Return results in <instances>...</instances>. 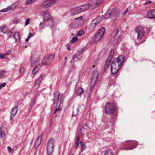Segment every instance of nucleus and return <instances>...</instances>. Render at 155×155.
Here are the masks:
<instances>
[{"label":"nucleus","mask_w":155,"mask_h":155,"mask_svg":"<svg viewBox=\"0 0 155 155\" xmlns=\"http://www.w3.org/2000/svg\"><path fill=\"white\" fill-rule=\"evenodd\" d=\"M87 125L86 124H84V125L83 126V128L86 129V127H87Z\"/></svg>","instance_id":"obj_56"},{"label":"nucleus","mask_w":155,"mask_h":155,"mask_svg":"<svg viewBox=\"0 0 155 155\" xmlns=\"http://www.w3.org/2000/svg\"><path fill=\"white\" fill-rule=\"evenodd\" d=\"M78 39V38L76 37H73L71 40L72 42L74 43Z\"/></svg>","instance_id":"obj_39"},{"label":"nucleus","mask_w":155,"mask_h":155,"mask_svg":"<svg viewBox=\"0 0 155 155\" xmlns=\"http://www.w3.org/2000/svg\"><path fill=\"white\" fill-rule=\"evenodd\" d=\"M6 85V84L5 83H3L1 85V86L2 87H4Z\"/></svg>","instance_id":"obj_52"},{"label":"nucleus","mask_w":155,"mask_h":155,"mask_svg":"<svg viewBox=\"0 0 155 155\" xmlns=\"http://www.w3.org/2000/svg\"><path fill=\"white\" fill-rule=\"evenodd\" d=\"M90 8L89 4H84L73 8L71 11V15H74L84 12Z\"/></svg>","instance_id":"obj_1"},{"label":"nucleus","mask_w":155,"mask_h":155,"mask_svg":"<svg viewBox=\"0 0 155 155\" xmlns=\"http://www.w3.org/2000/svg\"><path fill=\"white\" fill-rule=\"evenodd\" d=\"M43 16L45 24L47 25L48 27H52L53 25V21L50 14L48 12H44Z\"/></svg>","instance_id":"obj_3"},{"label":"nucleus","mask_w":155,"mask_h":155,"mask_svg":"<svg viewBox=\"0 0 155 155\" xmlns=\"http://www.w3.org/2000/svg\"><path fill=\"white\" fill-rule=\"evenodd\" d=\"M133 142L132 141V140H128L126 141L124 144L123 146L124 149L126 150H130L129 149V146L130 144H133Z\"/></svg>","instance_id":"obj_16"},{"label":"nucleus","mask_w":155,"mask_h":155,"mask_svg":"<svg viewBox=\"0 0 155 155\" xmlns=\"http://www.w3.org/2000/svg\"><path fill=\"white\" fill-rule=\"evenodd\" d=\"M6 27L5 25H4L0 27L1 32H3L4 30L6 29Z\"/></svg>","instance_id":"obj_34"},{"label":"nucleus","mask_w":155,"mask_h":155,"mask_svg":"<svg viewBox=\"0 0 155 155\" xmlns=\"http://www.w3.org/2000/svg\"><path fill=\"white\" fill-rule=\"evenodd\" d=\"M82 18V16H80V17L78 18H74V20L75 21H76L77 19H79V20L81 19Z\"/></svg>","instance_id":"obj_49"},{"label":"nucleus","mask_w":155,"mask_h":155,"mask_svg":"<svg viewBox=\"0 0 155 155\" xmlns=\"http://www.w3.org/2000/svg\"><path fill=\"white\" fill-rule=\"evenodd\" d=\"M7 148L8 149V151L9 152H11V151H12V148L11 147H10L9 146H8L7 147Z\"/></svg>","instance_id":"obj_50"},{"label":"nucleus","mask_w":155,"mask_h":155,"mask_svg":"<svg viewBox=\"0 0 155 155\" xmlns=\"http://www.w3.org/2000/svg\"><path fill=\"white\" fill-rule=\"evenodd\" d=\"M35 104V102H34V99H33L31 102V104L28 107V111L30 112L32 108Z\"/></svg>","instance_id":"obj_25"},{"label":"nucleus","mask_w":155,"mask_h":155,"mask_svg":"<svg viewBox=\"0 0 155 155\" xmlns=\"http://www.w3.org/2000/svg\"><path fill=\"white\" fill-rule=\"evenodd\" d=\"M67 59V57H65V60H66Z\"/></svg>","instance_id":"obj_62"},{"label":"nucleus","mask_w":155,"mask_h":155,"mask_svg":"<svg viewBox=\"0 0 155 155\" xmlns=\"http://www.w3.org/2000/svg\"><path fill=\"white\" fill-rule=\"evenodd\" d=\"M79 140H80L79 136V135H78V136L77 137V140H76V141H78V142H79Z\"/></svg>","instance_id":"obj_55"},{"label":"nucleus","mask_w":155,"mask_h":155,"mask_svg":"<svg viewBox=\"0 0 155 155\" xmlns=\"http://www.w3.org/2000/svg\"><path fill=\"white\" fill-rule=\"evenodd\" d=\"M84 91V89L82 88L78 87L75 90V93L77 94V96L80 95L83 93Z\"/></svg>","instance_id":"obj_18"},{"label":"nucleus","mask_w":155,"mask_h":155,"mask_svg":"<svg viewBox=\"0 0 155 155\" xmlns=\"http://www.w3.org/2000/svg\"><path fill=\"white\" fill-rule=\"evenodd\" d=\"M42 134H40L39 136L38 137L35 143V148H37L39 147V145L41 143L42 139Z\"/></svg>","instance_id":"obj_15"},{"label":"nucleus","mask_w":155,"mask_h":155,"mask_svg":"<svg viewBox=\"0 0 155 155\" xmlns=\"http://www.w3.org/2000/svg\"><path fill=\"white\" fill-rule=\"evenodd\" d=\"M111 61V60H108V59H107L105 63V66L104 67V69L106 70L109 67Z\"/></svg>","instance_id":"obj_28"},{"label":"nucleus","mask_w":155,"mask_h":155,"mask_svg":"<svg viewBox=\"0 0 155 155\" xmlns=\"http://www.w3.org/2000/svg\"><path fill=\"white\" fill-rule=\"evenodd\" d=\"M103 2V0H91L90 4H88L90 5V7L92 8L96 7L101 3Z\"/></svg>","instance_id":"obj_11"},{"label":"nucleus","mask_w":155,"mask_h":155,"mask_svg":"<svg viewBox=\"0 0 155 155\" xmlns=\"http://www.w3.org/2000/svg\"><path fill=\"white\" fill-rule=\"evenodd\" d=\"M45 76V75L44 74H41L40 76L38 77L36 80H35V83L34 84V87H38L40 85V84L41 82L44 78Z\"/></svg>","instance_id":"obj_9"},{"label":"nucleus","mask_w":155,"mask_h":155,"mask_svg":"<svg viewBox=\"0 0 155 155\" xmlns=\"http://www.w3.org/2000/svg\"><path fill=\"white\" fill-rule=\"evenodd\" d=\"M105 29L104 27L101 28L96 33L94 39V41L95 42H97L105 34Z\"/></svg>","instance_id":"obj_6"},{"label":"nucleus","mask_w":155,"mask_h":155,"mask_svg":"<svg viewBox=\"0 0 155 155\" xmlns=\"http://www.w3.org/2000/svg\"><path fill=\"white\" fill-rule=\"evenodd\" d=\"M31 63L35 64L37 63V59L36 58L32 56L31 57Z\"/></svg>","instance_id":"obj_30"},{"label":"nucleus","mask_w":155,"mask_h":155,"mask_svg":"<svg viewBox=\"0 0 155 155\" xmlns=\"http://www.w3.org/2000/svg\"><path fill=\"white\" fill-rule=\"evenodd\" d=\"M13 23H16V21H13Z\"/></svg>","instance_id":"obj_64"},{"label":"nucleus","mask_w":155,"mask_h":155,"mask_svg":"<svg viewBox=\"0 0 155 155\" xmlns=\"http://www.w3.org/2000/svg\"><path fill=\"white\" fill-rule=\"evenodd\" d=\"M54 147H47V153L49 155L51 154L54 150Z\"/></svg>","instance_id":"obj_21"},{"label":"nucleus","mask_w":155,"mask_h":155,"mask_svg":"<svg viewBox=\"0 0 155 155\" xmlns=\"http://www.w3.org/2000/svg\"><path fill=\"white\" fill-rule=\"evenodd\" d=\"M12 7L10 6L8 7L7 8L5 9H3L1 10V12H6L9 10L12 9Z\"/></svg>","instance_id":"obj_32"},{"label":"nucleus","mask_w":155,"mask_h":155,"mask_svg":"<svg viewBox=\"0 0 155 155\" xmlns=\"http://www.w3.org/2000/svg\"><path fill=\"white\" fill-rule=\"evenodd\" d=\"M24 71V69L22 68H21L20 70L19 73H22Z\"/></svg>","instance_id":"obj_53"},{"label":"nucleus","mask_w":155,"mask_h":155,"mask_svg":"<svg viewBox=\"0 0 155 155\" xmlns=\"http://www.w3.org/2000/svg\"><path fill=\"white\" fill-rule=\"evenodd\" d=\"M79 143H81V146L82 145V144H83V142L82 141H80V142H79Z\"/></svg>","instance_id":"obj_60"},{"label":"nucleus","mask_w":155,"mask_h":155,"mask_svg":"<svg viewBox=\"0 0 155 155\" xmlns=\"http://www.w3.org/2000/svg\"><path fill=\"white\" fill-rule=\"evenodd\" d=\"M61 101H57V103H59L60 104H61Z\"/></svg>","instance_id":"obj_59"},{"label":"nucleus","mask_w":155,"mask_h":155,"mask_svg":"<svg viewBox=\"0 0 155 155\" xmlns=\"http://www.w3.org/2000/svg\"><path fill=\"white\" fill-rule=\"evenodd\" d=\"M79 144V142L75 141V144L74 146V147L75 148V149L76 150L77 149L78 147Z\"/></svg>","instance_id":"obj_37"},{"label":"nucleus","mask_w":155,"mask_h":155,"mask_svg":"<svg viewBox=\"0 0 155 155\" xmlns=\"http://www.w3.org/2000/svg\"><path fill=\"white\" fill-rule=\"evenodd\" d=\"M59 108L56 107L55 109L54 112V114H57V112L59 111Z\"/></svg>","instance_id":"obj_46"},{"label":"nucleus","mask_w":155,"mask_h":155,"mask_svg":"<svg viewBox=\"0 0 155 155\" xmlns=\"http://www.w3.org/2000/svg\"><path fill=\"white\" fill-rule=\"evenodd\" d=\"M12 33L10 31H9L8 32L7 35L8 36V38H10L11 37L12 35Z\"/></svg>","instance_id":"obj_40"},{"label":"nucleus","mask_w":155,"mask_h":155,"mask_svg":"<svg viewBox=\"0 0 155 155\" xmlns=\"http://www.w3.org/2000/svg\"><path fill=\"white\" fill-rule=\"evenodd\" d=\"M14 38L15 39V41L17 42H19L20 39L19 34L18 32H16L14 35Z\"/></svg>","instance_id":"obj_24"},{"label":"nucleus","mask_w":155,"mask_h":155,"mask_svg":"<svg viewBox=\"0 0 155 155\" xmlns=\"http://www.w3.org/2000/svg\"><path fill=\"white\" fill-rule=\"evenodd\" d=\"M29 38L28 37H27L25 39V41L26 42H27L28 41Z\"/></svg>","instance_id":"obj_57"},{"label":"nucleus","mask_w":155,"mask_h":155,"mask_svg":"<svg viewBox=\"0 0 155 155\" xmlns=\"http://www.w3.org/2000/svg\"><path fill=\"white\" fill-rule=\"evenodd\" d=\"M115 107L114 104L107 103L105 105L104 112L108 114H113L115 111Z\"/></svg>","instance_id":"obj_4"},{"label":"nucleus","mask_w":155,"mask_h":155,"mask_svg":"<svg viewBox=\"0 0 155 155\" xmlns=\"http://www.w3.org/2000/svg\"><path fill=\"white\" fill-rule=\"evenodd\" d=\"M2 87L1 86V85H0V89H1Z\"/></svg>","instance_id":"obj_63"},{"label":"nucleus","mask_w":155,"mask_h":155,"mask_svg":"<svg viewBox=\"0 0 155 155\" xmlns=\"http://www.w3.org/2000/svg\"><path fill=\"white\" fill-rule=\"evenodd\" d=\"M12 50H9V51H8L6 52V55H9V54H11V53H12Z\"/></svg>","instance_id":"obj_48"},{"label":"nucleus","mask_w":155,"mask_h":155,"mask_svg":"<svg viewBox=\"0 0 155 155\" xmlns=\"http://www.w3.org/2000/svg\"><path fill=\"white\" fill-rule=\"evenodd\" d=\"M104 155H114V153L111 150H108L105 152Z\"/></svg>","instance_id":"obj_31"},{"label":"nucleus","mask_w":155,"mask_h":155,"mask_svg":"<svg viewBox=\"0 0 155 155\" xmlns=\"http://www.w3.org/2000/svg\"><path fill=\"white\" fill-rule=\"evenodd\" d=\"M147 16L148 18H153L154 16L153 14V10H150L148 11L147 12Z\"/></svg>","instance_id":"obj_23"},{"label":"nucleus","mask_w":155,"mask_h":155,"mask_svg":"<svg viewBox=\"0 0 155 155\" xmlns=\"http://www.w3.org/2000/svg\"><path fill=\"white\" fill-rule=\"evenodd\" d=\"M67 48L68 50H70V48L68 45V46H67Z\"/></svg>","instance_id":"obj_61"},{"label":"nucleus","mask_w":155,"mask_h":155,"mask_svg":"<svg viewBox=\"0 0 155 155\" xmlns=\"http://www.w3.org/2000/svg\"><path fill=\"white\" fill-rule=\"evenodd\" d=\"M47 25L45 24V21L42 23H40L39 24V27L40 30H42Z\"/></svg>","instance_id":"obj_29"},{"label":"nucleus","mask_w":155,"mask_h":155,"mask_svg":"<svg viewBox=\"0 0 155 155\" xmlns=\"http://www.w3.org/2000/svg\"><path fill=\"white\" fill-rule=\"evenodd\" d=\"M30 19L29 18H28L25 21V25H28L30 22Z\"/></svg>","instance_id":"obj_45"},{"label":"nucleus","mask_w":155,"mask_h":155,"mask_svg":"<svg viewBox=\"0 0 155 155\" xmlns=\"http://www.w3.org/2000/svg\"><path fill=\"white\" fill-rule=\"evenodd\" d=\"M124 59V55H120L118 57L114 59L111 65L120 68L123 64Z\"/></svg>","instance_id":"obj_5"},{"label":"nucleus","mask_w":155,"mask_h":155,"mask_svg":"<svg viewBox=\"0 0 155 155\" xmlns=\"http://www.w3.org/2000/svg\"><path fill=\"white\" fill-rule=\"evenodd\" d=\"M5 136L4 134H3L2 132V130L0 129V138L4 137Z\"/></svg>","instance_id":"obj_42"},{"label":"nucleus","mask_w":155,"mask_h":155,"mask_svg":"<svg viewBox=\"0 0 155 155\" xmlns=\"http://www.w3.org/2000/svg\"><path fill=\"white\" fill-rule=\"evenodd\" d=\"M84 34V32L83 30L79 31L77 33V35L79 36H82Z\"/></svg>","instance_id":"obj_33"},{"label":"nucleus","mask_w":155,"mask_h":155,"mask_svg":"<svg viewBox=\"0 0 155 155\" xmlns=\"http://www.w3.org/2000/svg\"><path fill=\"white\" fill-rule=\"evenodd\" d=\"M60 104H60L59 103L58 104L56 103V107L60 108Z\"/></svg>","instance_id":"obj_54"},{"label":"nucleus","mask_w":155,"mask_h":155,"mask_svg":"<svg viewBox=\"0 0 155 155\" xmlns=\"http://www.w3.org/2000/svg\"><path fill=\"white\" fill-rule=\"evenodd\" d=\"M120 10L118 9H112L105 13V17L108 18L112 17H117L120 14Z\"/></svg>","instance_id":"obj_2"},{"label":"nucleus","mask_w":155,"mask_h":155,"mask_svg":"<svg viewBox=\"0 0 155 155\" xmlns=\"http://www.w3.org/2000/svg\"><path fill=\"white\" fill-rule=\"evenodd\" d=\"M132 141L133 142V144L132 145L131 144H129V149L130 150H131L133 148H135L137 145V143L135 141L132 140Z\"/></svg>","instance_id":"obj_27"},{"label":"nucleus","mask_w":155,"mask_h":155,"mask_svg":"<svg viewBox=\"0 0 155 155\" xmlns=\"http://www.w3.org/2000/svg\"><path fill=\"white\" fill-rule=\"evenodd\" d=\"M102 19V16H98L96 18L93 19L91 23L93 27H94L96 25L100 22Z\"/></svg>","instance_id":"obj_13"},{"label":"nucleus","mask_w":155,"mask_h":155,"mask_svg":"<svg viewBox=\"0 0 155 155\" xmlns=\"http://www.w3.org/2000/svg\"><path fill=\"white\" fill-rule=\"evenodd\" d=\"M6 71H0V78L3 76L4 74L6 73Z\"/></svg>","instance_id":"obj_36"},{"label":"nucleus","mask_w":155,"mask_h":155,"mask_svg":"<svg viewBox=\"0 0 155 155\" xmlns=\"http://www.w3.org/2000/svg\"><path fill=\"white\" fill-rule=\"evenodd\" d=\"M62 97V94H61L60 93H59L58 95V98H57V101H61V98Z\"/></svg>","instance_id":"obj_38"},{"label":"nucleus","mask_w":155,"mask_h":155,"mask_svg":"<svg viewBox=\"0 0 155 155\" xmlns=\"http://www.w3.org/2000/svg\"><path fill=\"white\" fill-rule=\"evenodd\" d=\"M128 8H127L126 10L123 13V15H125L128 12Z\"/></svg>","instance_id":"obj_47"},{"label":"nucleus","mask_w":155,"mask_h":155,"mask_svg":"<svg viewBox=\"0 0 155 155\" xmlns=\"http://www.w3.org/2000/svg\"><path fill=\"white\" fill-rule=\"evenodd\" d=\"M52 57H53V58H54V54H53L47 57L43 58V59L42 60V64L44 65H47L48 64L51 62V58Z\"/></svg>","instance_id":"obj_12"},{"label":"nucleus","mask_w":155,"mask_h":155,"mask_svg":"<svg viewBox=\"0 0 155 155\" xmlns=\"http://www.w3.org/2000/svg\"><path fill=\"white\" fill-rule=\"evenodd\" d=\"M135 31L137 34V38L138 39L141 38L144 35V31L143 27L139 26L136 29Z\"/></svg>","instance_id":"obj_10"},{"label":"nucleus","mask_w":155,"mask_h":155,"mask_svg":"<svg viewBox=\"0 0 155 155\" xmlns=\"http://www.w3.org/2000/svg\"><path fill=\"white\" fill-rule=\"evenodd\" d=\"M35 0H27L26 2V4H28L34 2Z\"/></svg>","instance_id":"obj_41"},{"label":"nucleus","mask_w":155,"mask_h":155,"mask_svg":"<svg viewBox=\"0 0 155 155\" xmlns=\"http://www.w3.org/2000/svg\"><path fill=\"white\" fill-rule=\"evenodd\" d=\"M79 112V110L78 109H74L73 110V115L75 116Z\"/></svg>","instance_id":"obj_35"},{"label":"nucleus","mask_w":155,"mask_h":155,"mask_svg":"<svg viewBox=\"0 0 155 155\" xmlns=\"http://www.w3.org/2000/svg\"><path fill=\"white\" fill-rule=\"evenodd\" d=\"M153 10V14L154 15V16L153 17L154 18H155V10Z\"/></svg>","instance_id":"obj_58"},{"label":"nucleus","mask_w":155,"mask_h":155,"mask_svg":"<svg viewBox=\"0 0 155 155\" xmlns=\"http://www.w3.org/2000/svg\"><path fill=\"white\" fill-rule=\"evenodd\" d=\"M33 35V34L32 33H29L28 37L30 38Z\"/></svg>","instance_id":"obj_51"},{"label":"nucleus","mask_w":155,"mask_h":155,"mask_svg":"<svg viewBox=\"0 0 155 155\" xmlns=\"http://www.w3.org/2000/svg\"><path fill=\"white\" fill-rule=\"evenodd\" d=\"M18 107L17 106L13 107L11 112L10 119H13L16 115Z\"/></svg>","instance_id":"obj_14"},{"label":"nucleus","mask_w":155,"mask_h":155,"mask_svg":"<svg viewBox=\"0 0 155 155\" xmlns=\"http://www.w3.org/2000/svg\"><path fill=\"white\" fill-rule=\"evenodd\" d=\"M99 77V72L97 70H95L93 72L92 79L91 82V87L92 88L97 82Z\"/></svg>","instance_id":"obj_7"},{"label":"nucleus","mask_w":155,"mask_h":155,"mask_svg":"<svg viewBox=\"0 0 155 155\" xmlns=\"http://www.w3.org/2000/svg\"><path fill=\"white\" fill-rule=\"evenodd\" d=\"M120 68H117L114 65L111 64V73L113 74H116Z\"/></svg>","instance_id":"obj_17"},{"label":"nucleus","mask_w":155,"mask_h":155,"mask_svg":"<svg viewBox=\"0 0 155 155\" xmlns=\"http://www.w3.org/2000/svg\"><path fill=\"white\" fill-rule=\"evenodd\" d=\"M81 148L82 150H81V152H82L83 150L86 149V145L84 144H82V145H81Z\"/></svg>","instance_id":"obj_43"},{"label":"nucleus","mask_w":155,"mask_h":155,"mask_svg":"<svg viewBox=\"0 0 155 155\" xmlns=\"http://www.w3.org/2000/svg\"><path fill=\"white\" fill-rule=\"evenodd\" d=\"M114 54V51L113 49H112L110 51L109 54V56L107 58V59L108 60H111V59L113 58V56Z\"/></svg>","instance_id":"obj_26"},{"label":"nucleus","mask_w":155,"mask_h":155,"mask_svg":"<svg viewBox=\"0 0 155 155\" xmlns=\"http://www.w3.org/2000/svg\"><path fill=\"white\" fill-rule=\"evenodd\" d=\"M119 29L118 28H116L114 29L112 33L113 37L114 38H115L118 35L119 32L120 31Z\"/></svg>","instance_id":"obj_22"},{"label":"nucleus","mask_w":155,"mask_h":155,"mask_svg":"<svg viewBox=\"0 0 155 155\" xmlns=\"http://www.w3.org/2000/svg\"><path fill=\"white\" fill-rule=\"evenodd\" d=\"M56 2L55 0H46L44 1L41 4L42 7L46 8L54 5Z\"/></svg>","instance_id":"obj_8"},{"label":"nucleus","mask_w":155,"mask_h":155,"mask_svg":"<svg viewBox=\"0 0 155 155\" xmlns=\"http://www.w3.org/2000/svg\"><path fill=\"white\" fill-rule=\"evenodd\" d=\"M40 67V65L36 66L33 70L31 76L32 78L35 77V74L39 70Z\"/></svg>","instance_id":"obj_20"},{"label":"nucleus","mask_w":155,"mask_h":155,"mask_svg":"<svg viewBox=\"0 0 155 155\" xmlns=\"http://www.w3.org/2000/svg\"><path fill=\"white\" fill-rule=\"evenodd\" d=\"M6 56V54H0V58L1 59L4 58Z\"/></svg>","instance_id":"obj_44"},{"label":"nucleus","mask_w":155,"mask_h":155,"mask_svg":"<svg viewBox=\"0 0 155 155\" xmlns=\"http://www.w3.org/2000/svg\"><path fill=\"white\" fill-rule=\"evenodd\" d=\"M54 140L53 138H50L48 140V143L47 145V147H54Z\"/></svg>","instance_id":"obj_19"}]
</instances>
